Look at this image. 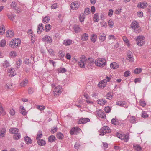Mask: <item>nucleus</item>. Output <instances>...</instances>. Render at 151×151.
<instances>
[{
    "mask_svg": "<svg viewBox=\"0 0 151 151\" xmlns=\"http://www.w3.org/2000/svg\"><path fill=\"white\" fill-rule=\"evenodd\" d=\"M85 18V15L83 14H81L79 16V20L82 22H84Z\"/></svg>",
    "mask_w": 151,
    "mask_h": 151,
    "instance_id": "obj_30",
    "label": "nucleus"
},
{
    "mask_svg": "<svg viewBox=\"0 0 151 151\" xmlns=\"http://www.w3.org/2000/svg\"><path fill=\"white\" fill-rule=\"evenodd\" d=\"M94 20L95 22H98L99 20V16L98 14H94Z\"/></svg>",
    "mask_w": 151,
    "mask_h": 151,
    "instance_id": "obj_48",
    "label": "nucleus"
},
{
    "mask_svg": "<svg viewBox=\"0 0 151 151\" xmlns=\"http://www.w3.org/2000/svg\"><path fill=\"white\" fill-rule=\"evenodd\" d=\"M106 36L104 33H100L99 36V38L101 41H104L106 39Z\"/></svg>",
    "mask_w": 151,
    "mask_h": 151,
    "instance_id": "obj_22",
    "label": "nucleus"
},
{
    "mask_svg": "<svg viewBox=\"0 0 151 151\" xmlns=\"http://www.w3.org/2000/svg\"><path fill=\"white\" fill-rule=\"evenodd\" d=\"M57 3H55L51 5V7L52 9H55L56 8L57 6Z\"/></svg>",
    "mask_w": 151,
    "mask_h": 151,
    "instance_id": "obj_61",
    "label": "nucleus"
},
{
    "mask_svg": "<svg viewBox=\"0 0 151 151\" xmlns=\"http://www.w3.org/2000/svg\"><path fill=\"white\" fill-rule=\"evenodd\" d=\"M16 4L15 2H12L11 5V7L13 8L14 9H15L17 10L15 8L16 7Z\"/></svg>",
    "mask_w": 151,
    "mask_h": 151,
    "instance_id": "obj_62",
    "label": "nucleus"
},
{
    "mask_svg": "<svg viewBox=\"0 0 151 151\" xmlns=\"http://www.w3.org/2000/svg\"><path fill=\"white\" fill-rule=\"evenodd\" d=\"M98 103L100 105H103L105 104L107 101L104 99H101L97 100Z\"/></svg>",
    "mask_w": 151,
    "mask_h": 151,
    "instance_id": "obj_19",
    "label": "nucleus"
},
{
    "mask_svg": "<svg viewBox=\"0 0 151 151\" xmlns=\"http://www.w3.org/2000/svg\"><path fill=\"white\" fill-rule=\"evenodd\" d=\"M110 67L114 69H116L119 68V65L115 62H113L110 64Z\"/></svg>",
    "mask_w": 151,
    "mask_h": 151,
    "instance_id": "obj_14",
    "label": "nucleus"
},
{
    "mask_svg": "<svg viewBox=\"0 0 151 151\" xmlns=\"http://www.w3.org/2000/svg\"><path fill=\"white\" fill-rule=\"evenodd\" d=\"M106 113H109L111 111V108L109 106L105 107L104 109Z\"/></svg>",
    "mask_w": 151,
    "mask_h": 151,
    "instance_id": "obj_53",
    "label": "nucleus"
},
{
    "mask_svg": "<svg viewBox=\"0 0 151 151\" xmlns=\"http://www.w3.org/2000/svg\"><path fill=\"white\" fill-rule=\"evenodd\" d=\"M7 16L8 18L11 20L13 21L16 17L15 15L7 14Z\"/></svg>",
    "mask_w": 151,
    "mask_h": 151,
    "instance_id": "obj_42",
    "label": "nucleus"
},
{
    "mask_svg": "<svg viewBox=\"0 0 151 151\" xmlns=\"http://www.w3.org/2000/svg\"><path fill=\"white\" fill-rule=\"evenodd\" d=\"M9 113L12 116H14L15 114V111L14 109H12L9 110Z\"/></svg>",
    "mask_w": 151,
    "mask_h": 151,
    "instance_id": "obj_56",
    "label": "nucleus"
},
{
    "mask_svg": "<svg viewBox=\"0 0 151 151\" xmlns=\"http://www.w3.org/2000/svg\"><path fill=\"white\" fill-rule=\"evenodd\" d=\"M142 69L141 68H137L134 70V72L135 74H138L140 73Z\"/></svg>",
    "mask_w": 151,
    "mask_h": 151,
    "instance_id": "obj_41",
    "label": "nucleus"
},
{
    "mask_svg": "<svg viewBox=\"0 0 151 151\" xmlns=\"http://www.w3.org/2000/svg\"><path fill=\"white\" fill-rule=\"evenodd\" d=\"M113 96V94L112 93H109L106 96V99H111Z\"/></svg>",
    "mask_w": 151,
    "mask_h": 151,
    "instance_id": "obj_37",
    "label": "nucleus"
},
{
    "mask_svg": "<svg viewBox=\"0 0 151 151\" xmlns=\"http://www.w3.org/2000/svg\"><path fill=\"white\" fill-rule=\"evenodd\" d=\"M89 9L88 8H86L85 10V13L87 15L89 13Z\"/></svg>",
    "mask_w": 151,
    "mask_h": 151,
    "instance_id": "obj_63",
    "label": "nucleus"
},
{
    "mask_svg": "<svg viewBox=\"0 0 151 151\" xmlns=\"http://www.w3.org/2000/svg\"><path fill=\"white\" fill-rule=\"evenodd\" d=\"M59 56L61 57H63L65 56V53L62 50H60L59 52Z\"/></svg>",
    "mask_w": 151,
    "mask_h": 151,
    "instance_id": "obj_54",
    "label": "nucleus"
},
{
    "mask_svg": "<svg viewBox=\"0 0 151 151\" xmlns=\"http://www.w3.org/2000/svg\"><path fill=\"white\" fill-rule=\"evenodd\" d=\"M15 70L14 69L10 68L9 70L8 73V75L11 77H13L15 74V73L14 72Z\"/></svg>",
    "mask_w": 151,
    "mask_h": 151,
    "instance_id": "obj_13",
    "label": "nucleus"
},
{
    "mask_svg": "<svg viewBox=\"0 0 151 151\" xmlns=\"http://www.w3.org/2000/svg\"><path fill=\"white\" fill-rule=\"evenodd\" d=\"M21 137V135L20 133H18L14 134L13 136L14 139L15 140H18Z\"/></svg>",
    "mask_w": 151,
    "mask_h": 151,
    "instance_id": "obj_34",
    "label": "nucleus"
},
{
    "mask_svg": "<svg viewBox=\"0 0 151 151\" xmlns=\"http://www.w3.org/2000/svg\"><path fill=\"white\" fill-rule=\"evenodd\" d=\"M24 140L26 143L27 144H30L32 143L31 138L27 136L24 137Z\"/></svg>",
    "mask_w": 151,
    "mask_h": 151,
    "instance_id": "obj_29",
    "label": "nucleus"
},
{
    "mask_svg": "<svg viewBox=\"0 0 151 151\" xmlns=\"http://www.w3.org/2000/svg\"><path fill=\"white\" fill-rule=\"evenodd\" d=\"M97 35L94 34L92 35L91 37V40L93 42H94L96 41Z\"/></svg>",
    "mask_w": 151,
    "mask_h": 151,
    "instance_id": "obj_40",
    "label": "nucleus"
},
{
    "mask_svg": "<svg viewBox=\"0 0 151 151\" xmlns=\"http://www.w3.org/2000/svg\"><path fill=\"white\" fill-rule=\"evenodd\" d=\"M55 139V136L53 135L50 136L48 138V141L50 142H54Z\"/></svg>",
    "mask_w": 151,
    "mask_h": 151,
    "instance_id": "obj_27",
    "label": "nucleus"
},
{
    "mask_svg": "<svg viewBox=\"0 0 151 151\" xmlns=\"http://www.w3.org/2000/svg\"><path fill=\"white\" fill-rule=\"evenodd\" d=\"M3 66L5 68H7L9 67L10 65L9 62L7 61L6 60L4 63L3 64Z\"/></svg>",
    "mask_w": 151,
    "mask_h": 151,
    "instance_id": "obj_50",
    "label": "nucleus"
},
{
    "mask_svg": "<svg viewBox=\"0 0 151 151\" xmlns=\"http://www.w3.org/2000/svg\"><path fill=\"white\" fill-rule=\"evenodd\" d=\"M50 20V18L48 16H46L42 19V22L44 23H47Z\"/></svg>",
    "mask_w": 151,
    "mask_h": 151,
    "instance_id": "obj_35",
    "label": "nucleus"
},
{
    "mask_svg": "<svg viewBox=\"0 0 151 151\" xmlns=\"http://www.w3.org/2000/svg\"><path fill=\"white\" fill-rule=\"evenodd\" d=\"M141 116L143 118H146L148 117V115L145 112H143Z\"/></svg>",
    "mask_w": 151,
    "mask_h": 151,
    "instance_id": "obj_64",
    "label": "nucleus"
},
{
    "mask_svg": "<svg viewBox=\"0 0 151 151\" xmlns=\"http://www.w3.org/2000/svg\"><path fill=\"white\" fill-rule=\"evenodd\" d=\"M20 107L21 109L20 110V113L22 115H25L26 114L27 112L25 111V109L22 106H21Z\"/></svg>",
    "mask_w": 151,
    "mask_h": 151,
    "instance_id": "obj_28",
    "label": "nucleus"
},
{
    "mask_svg": "<svg viewBox=\"0 0 151 151\" xmlns=\"http://www.w3.org/2000/svg\"><path fill=\"white\" fill-rule=\"evenodd\" d=\"M88 38V35L86 33L83 34L82 35L81 39L83 41H85L87 40Z\"/></svg>",
    "mask_w": 151,
    "mask_h": 151,
    "instance_id": "obj_26",
    "label": "nucleus"
},
{
    "mask_svg": "<svg viewBox=\"0 0 151 151\" xmlns=\"http://www.w3.org/2000/svg\"><path fill=\"white\" fill-rule=\"evenodd\" d=\"M98 113L99 116L102 118H106V116L105 113L102 111L99 110V111H98Z\"/></svg>",
    "mask_w": 151,
    "mask_h": 151,
    "instance_id": "obj_18",
    "label": "nucleus"
},
{
    "mask_svg": "<svg viewBox=\"0 0 151 151\" xmlns=\"http://www.w3.org/2000/svg\"><path fill=\"white\" fill-rule=\"evenodd\" d=\"M37 143L39 145L41 146H44L46 144V142L43 139H38Z\"/></svg>",
    "mask_w": 151,
    "mask_h": 151,
    "instance_id": "obj_21",
    "label": "nucleus"
},
{
    "mask_svg": "<svg viewBox=\"0 0 151 151\" xmlns=\"http://www.w3.org/2000/svg\"><path fill=\"white\" fill-rule=\"evenodd\" d=\"M145 39V37L143 36H139L136 39L137 44L140 46H142L143 44V40Z\"/></svg>",
    "mask_w": 151,
    "mask_h": 151,
    "instance_id": "obj_8",
    "label": "nucleus"
},
{
    "mask_svg": "<svg viewBox=\"0 0 151 151\" xmlns=\"http://www.w3.org/2000/svg\"><path fill=\"white\" fill-rule=\"evenodd\" d=\"M147 3L145 1L139 3L137 5L138 8L144 9L147 6Z\"/></svg>",
    "mask_w": 151,
    "mask_h": 151,
    "instance_id": "obj_10",
    "label": "nucleus"
},
{
    "mask_svg": "<svg viewBox=\"0 0 151 151\" xmlns=\"http://www.w3.org/2000/svg\"><path fill=\"white\" fill-rule=\"evenodd\" d=\"M130 72L129 71H125L124 73V76L125 77H128L130 75Z\"/></svg>",
    "mask_w": 151,
    "mask_h": 151,
    "instance_id": "obj_57",
    "label": "nucleus"
},
{
    "mask_svg": "<svg viewBox=\"0 0 151 151\" xmlns=\"http://www.w3.org/2000/svg\"><path fill=\"white\" fill-rule=\"evenodd\" d=\"M9 131L11 133L14 134L18 133V129L16 128H12L9 129Z\"/></svg>",
    "mask_w": 151,
    "mask_h": 151,
    "instance_id": "obj_20",
    "label": "nucleus"
},
{
    "mask_svg": "<svg viewBox=\"0 0 151 151\" xmlns=\"http://www.w3.org/2000/svg\"><path fill=\"white\" fill-rule=\"evenodd\" d=\"M133 56L130 54H129L127 56V59L129 60V61L133 62L134 61Z\"/></svg>",
    "mask_w": 151,
    "mask_h": 151,
    "instance_id": "obj_31",
    "label": "nucleus"
},
{
    "mask_svg": "<svg viewBox=\"0 0 151 151\" xmlns=\"http://www.w3.org/2000/svg\"><path fill=\"white\" fill-rule=\"evenodd\" d=\"M66 70L64 68H60L58 69V71L59 73H64L66 71Z\"/></svg>",
    "mask_w": 151,
    "mask_h": 151,
    "instance_id": "obj_47",
    "label": "nucleus"
},
{
    "mask_svg": "<svg viewBox=\"0 0 151 151\" xmlns=\"http://www.w3.org/2000/svg\"><path fill=\"white\" fill-rule=\"evenodd\" d=\"M111 122L112 124H113L115 125H116V123H117V120L116 118H113L111 120Z\"/></svg>",
    "mask_w": 151,
    "mask_h": 151,
    "instance_id": "obj_58",
    "label": "nucleus"
},
{
    "mask_svg": "<svg viewBox=\"0 0 151 151\" xmlns=\"http://www.w3.org/2000/svg\"><path fill=\"white\" fill-rule=\"evenodd\" d=\"M21 43L20 40L18 38L12 40L9 42V45L12 48H17Z\"/></svg>",
    "mask_w": 151,
    "mask_h": 151,
    "instance_id": "obj_4",
    "label": "nucleus"
},
{
    "mask_svg": "<svg viewBox=\"0 0 151 151\" xmlns=\"http://www.w3.org/2000/svg\"><path fill=\"white\" fill-rule=\"evenodd\" d=\"M44 27H43V24L40 23L38 25L37 29V32L38 34L41 33L42 31L44 30Z\"/></svg>",
    "mask_w": 151,
    "mask_h": 151,
    "instance_id": "obj_11",
    "label": "nucleus"
},
{
    "mask_svg": "<svg viewBox=\"0 0 151 151\" xmlns=\"http://www.w3.org/2000/svg\"><path fill=\"white\" fill-rule=\"evenodd\" d=\"M81 130V129L77 127H75L70 130V133L71 135H76Z\"/></svg>",
    "mask_w": 151,
    "mask_h": 151,
    "instance_id": "obj_7",
    "label": "nucleus"
},
{
    "mask_svg": "<svg viewBox=\"0 0 151 151\" xmlns=\"http://www.w3.org/2000/svg\"><path fill=\"white\" fill-rule=\"evenodd\" d=\"M26 63L27 64H29L31 63H32L33 62L30 59L27 58H26L25 60Z\"/></svg>",
    "mask_w": 151,
    "mask_h": 151,
    "instance_id": "obj_55",
    "label": "nucleus"
},
{
    "mask_svg": "<svg viewBox=\"0 0 151 151\" xmlns=\"http://www.w3.org/2000/svg\"><path fill=\"white\" fill-rule=\"evenodd\" d=\"M131 27L136 33H139L141 31V28L139 26L138 23L136 21L132 22L131 24Z\"/></svg>",
    "mask_w": 151,
    "mask_h": 151,
    "instance_id": "obj_1",
    "label": "nucleus"
},
{
    "mask_svg": "<svg viewBox=\"0 0 151 151\" xmlns=\"http://www.w3.org/2000/svg\"><path fill=\"white\" fill-rule=\"evenodd\" d=\"M29 84L28 80L27 79H25L20 83V85H26Z\"/></svg>",
    "mask_w": 151,
    "mask_h": 151,
    "instance_id": "obj_46",
    "label": "nucleus"
},
{
    "mask_svg": "<svg viewBox=\"0 0 151 151\" xmlns=\"http://www.w3.org/2000/svg\"><path fill=\"white\" fill-rule=\"evenodd\" d=\"M108 24L110 28H112L113 26L114 25V23L111 20H109L108 22Z\"/></svg>",
    "mask_w": 151,
    "mask_h": 151,
    "instance_id": "obj_59",
    "label": "nucleus"
},
{
    "mask_svg": "<svg viewBox=\"0 0 151 151\" xmlns=\"http://www.w3.org/2000/svg\"><path fill=\"white\" fill-rule=\"evenodd\" d=\"M86 58L85 56L82 55L78 63V65L81 68H84L85 67V64L86 63Z\"/></svg>",
    "mask_w": 151,
    "mask_h": 151,
    "instance_id": "obj_6",
    "label": "nucleus"
},
{
    "mask_svg": "<svg viewBox=\"0 0 151 151\" xmlns=\"http://www.w3.org/2000/svg\"><path fill=\"white\" fill-rule=\"evenodd\" d=\"M95 63L97 66L103 67L106 64V60L104 58H98L95 61Z\"/></svg>",
    "mask_w": 151,
    "mask_h": 151,
    "instance_id": "obj_3",
    "label": "nucleus"
},
{
    "mask_svg": "<svg viewBox=\"0 0 151 151\" xmlns=\"http://www.w3.org/2000/svg\"><path fill=\"white\" fill-rule=\"evenodd\" d=\"M5 33V28L4 27V26L2 25L0 28V35H3Z\"/></svg>",
    "mask_w": 151,
    "mask_h": 151,
    "instance_id": "obj_33",
    "label": "nucleus"
},
{
    "mask_svg": "<svg viewBox=\"0 0 151 151\" xmlns=\"http://www.w3.org/2000/svg\"><path fill=\"white\" fill-rule=\"evenodd\" d=\"M99 135H105L106 133H109L111 132V130L107 126H104L100 130Z\"/></svg>",
    "mask_w": 151,
    "mask_h": 151,
    "instance_id": "obj_5",
    "label": "nucleus"
},
{
    "mask_svg": "<svg viewBox=\"0 0 151 151\" xmlns=\"http://www.w3.org/2000/svg\"><path fill=\"white\" fill-rule=\"evenodd\" d=\"M14 35L13 32L11 30H9L6 32V36L7 37L11 38Z\"/></svg>",
    "mask_w": 151,
    "mask_h": 151,
    "instance_id": "obj_17",
    "label": "nucleus"
},
{
    "mask_svg": "<svg viewBox=\"0 0 151 151\" xmlns=\"http://www.w3.org/2000/svg\"><path fill=\"white\" fill-rule=\"evenodd\" d=\"M51 26L50 24H47L45 26V30L46 32H48L51 29Z\"/></svg>",
    "mask_w": 151,
    "mask_h": 151,
    "instance_id": "obj_43",
    "label": "nucleus"
},
{
    "mask_svg": "<svg viewBox=\"0 0 151 151\" xmlns=\"http://www.w3.org/2000/svg\"><path fill=\"white\" fill-rule=\"evenodd\" d=\"M72 42V40L69 39H68L66 40H64L63 41V43L65 46H68Z\"/></svg>",
    "mask_w": 151,
    "mask_h": 151,
    "instance_id": "obj_24",
    "label": "nucleus"
},
{
    "mask_svg": "<svg viewBox=\"0 0 151 151\" xmlns=\"http://www.w3.org/2000/svg\"><path fill=\"white\" fill-rule=\"evenodd\" d=\"M43 41L46 42H52V39L51 37L48 36H45L42 39Z\"/></svg>",
    "mask_w": 151,
    "mask_h": 151,
    "instance_id": "obj_16",
    "label": "nucleus"
},
{
    "mask_svg": "<svg viewBox=\"0 0 151 151\" xmlns=\"http://www.w3.org/2000/svg\"><path fill=\"white\" fill-rule=\"evenodd\" d=\"M28 91L29 94H32L34 92L33 88H28Z\"/></svg>",
    "mask_w": 151,
    "mask_h": 151,
    "instance_id": "obj_60",
    "label": "nucleus"
},
{
    "mask_svg": "<svg viewBox=\"0 0 151 151\" xmlns=\"http://www.w3.org/2000/svg\"><path fill=\"white\" fill-rule=\"evenodd\" d=\"M22 63V61L20 59H19L18 61H17L16 63V64L17 65V68H19L20 65Z\"/></svg>",
    "mask_w": 151,
    "mask_h": 151,
    "instance_id": "obj_51",
    "label": "nucleus"
},
{
    "mask_svg": "<svg viewBox=\"0 0 151 151\" xmlns=\"http://www.w3.org/2000/svg\"><path fill=\"white\" fill-rule=\"evenodd\" d=\"M42 136V133L41 131H39L37 134L36 139L37 140L41 138Z\"/></svg>",
    "mask_w": 151,
    "mask_h": 151,
    "instance_id": "obj_32",
    "label": "nucleus"
},
{
    "mask_svg": "<svg viewBox=\"0 0 151 151\" xmlns=\"http://www.w3.org/2000/svg\"><path fill=\"white\" fill-rule=\"evenodd\" d=\"M136 119L134 116H132L130 119V122L131 123H134L136 122Z\"/></svg>",
    "mask_w": 151,
    "mask_h": 151,
    "instance_id": "obj_44",
    "label": "nucleus"
},
{
    "mask_svg": "<svg viewBox=\"0 0 151 151\" xmlns=\"http://www.w3.org/2000/svg\"><path fill=\"white\" fill-rule=\"evenodd\" d=\"M6 42L5 40L3 39L0 42V46L2 47H4L6 45Z\"/></svg>",
    "mask_w": 151,
    "mask_h": 151,
    "instance_id": "obj_36",
    "label": "nucleus"
},
{
    "mask_svg": "<svg viewBox=\"0 0 151 151\" xmlns=\"http://www.w3.org/2000/svg\"><path fill=\"white\" fill-rule=\"evenodd\" d=\"M79 4L77 1H74L71 3L70 7L73 10H76L79 7Z\"/></svg>",
    "mask_w": 151,
    "mask_h": 151,
    "instance_id": "obj_9",
    "label": "nucleus"
},
{
    "mask_svg": "<svg viewBox=\"0 0 151 151\" xmlns=\"http://www.w3.org/2000/svg\"><path fill=\"white\" fill-rule=\"evenodd\" d=\"M37 108L40 111H42L45 109V107L43 106L37 105Z\"/></svg>",
    "mask_w": 151,
    "mask_h": 151,
    "instance_id": "obj_49",
    "label": "nucleus"
},
{
    "mask_svg": "<svg viewBox=\"0 0 151 151\" xmlns=\"http://www.w3.org/2000/svg\"><path fill=\"white\" fill-rule=\"evenodd\" d=\"M73 29L76 33H78L81 31L79 27L77 25H75L73 26Z\"/></svg>",
    "mask_w": 151,
    "mask_h": 151,
    "instance_id": "obj_25",
    "label": "nucleus"
},
{
    "mask_svg": "<svg viewBox=\"0 0 151 151\" xmlns=\"http://www.w3.org/2000/svg\"><path fill=\"white\" fill-rule=\"evenodd\" d=\"M29 37H30L31 40V42L33 43L34 42L35 40V37L34 34H33L30 35Z\"/></svg>",
    "mask_w": 151,
    "mask_h": 151,
    "instance_id": "obj_39",
    "label": "nucleus"
},
{
    "mask_svg": "<svg viewBox=\"0 0 151 151\" xmlns=\"http://www.w3.org/2000/svg\"><path fill=\"white\" fill-rule=\"evenodd\" d=\"M57 137L58 139H61L63 138V136L62 133L60 132H59L57 133Z\"/></svg>",
    "mask_w": 151,
    "mask_h": 151,
    "instance_id": "obj_45",
    "label": "nucleus"
},
{
    "mask_svg": "<svg viewBox=\"0 0 151 151\" xmlns=\"http://www.w3.org/2000/svg\"><path fill=\"white\" fill-rule=\"evenodd\" d=\"M52 90L55 96L60 95L62 92V87L60 86H52Z\"/></svg>",
    "mask_w": 151,
    "mask_h": 151,
    "instance_id": "obj_2",
    "label": "nucleus"
},
{
    "mask_svg": "<svg viewBox=\"0 0 151 151\" xmlns=\"http://www.w3.org/2000/svg\"><path fill=\"white\" fill-rule=\"evenodd\" d=\"M10 55L12 57H15L17 56V53L14 51H12L10 53Z\"/></svg>",
    "mask_w": 151,
    "mask_h": 151,
    "instance_id": "obj_52",
    "label": "nucleus"
},
{
    "mask_svg": "<svg viewBox=\"0 0 151 151\" xmlns=\"http://www.w3.org/2000/svg\"><path fill=\"white\" fill-rule=\"evenodd\" d=\"M129 139V136L128 135H123L122 140H124L126 142H127Z\"/></svg>",
    "mask_w": 151,
    "mask_h": 151,
    "instance_id": "obj_38",
    "label": "nucleus"
},
{
    "mask_svg": "<svg viewBox=\"0 0 151 151\" xmlns=\"http://www.w3.org/2000/svg\"><path fill=\"white\" fill-rule=\"evenodd\" d=\"M133 147L134 149L136 151H141L142 149V147L139 145L134 144Z\"/></svg>",
    "mask_w": 151,
    "mask_h": 151,
    "instance_id": "obj_12",
    "label": "nucleus"
},
{
    "mask_svg": "<svg viewBox=\"0 0 151 151\" xmlns=\"http://www.w3.org/2000/svg\"><path fill=\"white\" fill-rule=\"evenodd\" d=\"M90 121V119L88 118H82L79 122L80 123L85 124Z\"/></svg>",
    "mask_w": 151,
    "mask_h": 151,
    "instance_id": "obj_23",
    "label": "nucleus"
},
{
    "mask_svg": "<svg viewBox=\"0 0 151 151\" xmlns=\"http://www.w3.org/2000/svg\"><path fill=\"white\" fill-rule=\"evenodd\" d=\"M6 134V129L2 128L0 129V137L3 138L5 137Z\"/></svg>",
    "mask_w": 151,
    "mask_h": 151,
    "instance_id": "obj_15",
    "label": "nucleus"
}]
</instances>
